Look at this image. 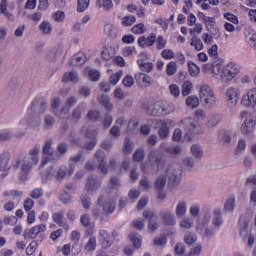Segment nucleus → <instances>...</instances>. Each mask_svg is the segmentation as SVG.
Wrapping results in <instances>:
<instances>
[{
	"instance_id": "f257e3e1",
	"label": "nucleus",
	"mask_w": 256,
	"mask_h": 256,
	"mask_svg": "<svg viewBox=\"0 0 256 256\" xmlns=\"http://www.w3.org/2000/svg\"><path fill=\"white\" fill-rule=\"evenodd\" d=\"M47 111V99L37 97L32 101L26 114V121L30 127H39L41 125V115Z\"/></svg>"
},
{
	"instance_id": "f03ea898",
	"label": "nucleus",
	"mask_w": 256,
	"mask_h": 256,
	"mask_svg": "<svg viewBox=\"0 0 256 256\" xmlns=\"http://www.w3.org/2000/svg\"><path fill=\"white\" fill-rule=\"evenodd\" d=\"M180 129H182L186 135L187 141H191L193 135L199 133V123L195 118H184L179 124Z\"/></svg>"
},
{
	"instance_id": "7ed1b4c3",
	"label": "nucleus",
	"mask_w": 256,
	"mask_h": 256,
	"mask_svg": "<svg viewBox=\"0 0 256 256\" xmlns=\"http://www.w3.org/2000/svg\"><path fill=\"white\" fill-rule=\"evenodd\" d=\"M240 72L241 67H239L234 62H230L222 70L221 81L223 83H229V81H233V79H235V77H237Z\"/></svg>"
},
{
	"instance_id": "20e7f679",
	"label": "nucleus",
	"mask_w": 256,
	"mask_h": 256,
	"mask_svg": "<svg viewBox=\"0 0 256 256\" xmlns=\"http://www.w3.org/2000/svg\"><path fill=\"white\" fill-rule=\"evenodd\" d=\"M200 99L207 107H213V105L216 103L215 94L213 93L211 87L207 85H203L200 88Z\"/></svg>"
},
{
	"instance_id": "39448f33",
	"label": "nucleus",
	"mask_w": 256,
	"mask_h": 256,
	"mask_svg": "<svg viewBox=\"0 0 256 256\" xmlns=\"http://www.w3.org/2000/svg\"><path fill=\"white\" fill-rule=\"evenodd\" d=\"M148 161L155 171H163L165 169V157L161 153L151 152L148 155Z\"/></svg>"
},
{
	"instance_id": "423d86ee",
	"label": "nucleus",
	"mask_w": 256,
	"mask_h": 256,
	"mask_svg": "<svg viewBox=\"0 0 256 256\" xmlns=\"http://www.w3.org/2000/svg\"><path fill=\"white\" fill-rule=\"evenodd\" d=\"M181 173L182 171L180 168L169 167L166 170L169 187H172V188L178 187L179 183H181Z\"/></svg>"
},
{
	"instance_id": "0eeeda50",
	"label": "nucleus",
	"mask_w": 256,
	"mask_h": 256,
	"mask_svg": "<svg viewBox=\"0 0 256 256\" xmlns=\"http://www.w3.org/2000/svg\"><path fill=\"white\" fill-rule=\"evenodd\" d=\"M85 137L90 139V141H86L81 148L85 149L86 151H93L97 145V131L87 129L85 132Z\"/></svg>"
},
{
	"instance_id": "6e6552de",
	"label": "nucleus",
	"mask_w": 256,
	"mask_h": 256,
	"mask_svg": "<svg viewBox=\"0 0 256 256\" xmlns=\"http://www.w3.org/2000/svg\"><path fill=\"white\" fill-rule=\"evenodd\" d=\"M47 231V225L39 224L30 229H26L24 231L23 237L27 241V239H37L39 233H45Z\"/></svg>"
},
{
	"instance_id": "1a4fd4ad",
	"label": "nucleus",
	"mask_w": 256,
	"mask_h": 256,
	"mask_svg": "<svg viewBox=\"0 0 256 256\" xmlns=\"http://www.w3.org/2000/svg\"><path fill=\"white\" fill-rule=\"evenodd\" d=\"M75 173V164L74 163H70L69 164V168H67V166H61L56 175H55V179L57 181H63V179L68 175H73Z\"/></svg>"
},
{
	"instance_id": "9d476101",
	"label": "nucleus",
	"mask_w": 256,
	"mask_h": 256,
	"mask_svg": "<svg viewBox=\"0 0 256 256\" xmlns=\"http://www.w3.org/2000/svg\"><path fill=\"white\" fill-rule=\"evenodd\" d=\"M99 189H101V180L89 176L85 185V191H87V193H95L99 191Z\"/></svg>"
},
{
	"instance_id": "9b49d317",
	"label": "nucleus",
	"mask_w": 256,
	"mask_h": 256,
	"mask_svg": "<svg viewBox=\"0 0 256 256\" xmlns=\"http://www.w3.org/2000/svg\"><path fill=\"white\" fill-rule=\"evenodd\" d=\"M155 41H157V34L151 33L148 37L141 36L138 38V45L142 49L147 47H153L155 45Z\"/></svg>"
},
{
	"instance_id": "f8f14e48",
	"label": "nucleus",
	"mask_w": 256,
	"mask_h": 256,
	"mask_svg": "<svg viewBox=\"0 0 256 256\" xmlns=\"http://www.w3.org/2000/svg\"><path fill=\"white\" fill-rule=\"evenodd\" d=\"M209 221H211V210H205L202 217H200L197 221L196 231H198L200 235H203V227L208 225Z\"/></svg>"
},
{
	"instance_id": "ddd939ff",
	"label": "nucleus",
	"mask_w": 256,
	"mask_h": 256,
	"mask_svg": "<svg viewBox=\"0 0 256 256\" xmlns=\"http://www.w3.org/2000/svg\"><path fill=\"white\" fill-rule=\"evenodd\" d=\"M95 157L99 163L98 169L103 173V175H107V158H105V152H103V150H97Z\"/></svg>"
},
{
	"instance_id": "4468645a",
	"label": "nucleus",
	"mask_w": 256,
	"mask_h": 256,
	"mask_svg": "<svg viewBox=\"0 0 256 256\" xmlns=\"http://www.w3.org/2000/svg\"><path fill=\"white\" fill-rule=\"evenodd\" d=\"M159 216L161 217L164 225H166L167 227H173V225L177 224V219H175V215H173V213H171V211L169 210L159 212Z\"/></svg>"
},
{
	"instance_id": "2eb2a0df",
	"label": "nucleus",
	"mask_w": 256,
	"mask_h": 256,
	"mask_svg": "<svg viewBox=\"0 0 256 256\" xmlns=\"http://www.w3.org/2000/svg\"><path fill=\"white\" fill-rule=\"evenodd\" d=\"M162 111H163L162 101L155 102L154 104H151L146 107V113L148 115H153L154 117L163 116Z\"/></svg>"
},
{
	"instance_id": "dca6fc26",
	"label": "nucleus",
	"mask_w": 256,
	"mask_h": 256,
	"mask_svg": "<svg viewBox=\"0 0 256 256\" xmlns=\"http://www.w3.org/2000/svg\"><path fill=\"white\" fill-rule=\"evenodd\" d=\"M103 199H104L103 195L99 196L98 205L102 207L104 213H106L107 215H111V213L115 211V202L113 200H108L103 202Z\"/></svg>"
},
{
	"instance_id": "f3484780",
	"label": "nucleus",
	"mask_w": 256,
	"mask_h": 256,
	"mask_svg": "<svg viewBox=\"0 0 256 256\" xmlns=\"http://www.w3.org/2000/svg\"><path fill=\"white\" fill-rule=\"evenodd\" d=\"M241 104L245 105V107L256 106V89L248 91L247 95L242 97Z\"/></svg>"
},
{
	"instance_id": "a211bd4d",
	"label": "nucleus",
	"mask_w": 256,
	"mask_h": 256,
	"mask_svg": "<svg viewBox=\"0 0 256 256\" xmlns=\"http://www.w3.org/2000/svg\"><path fill=\"white\" fill-rule=\"evenodd\" d=\"M9 161H11V153L3 152L0 155V171H11Z\"/></svg>"
},
{
	"instance_id": "6ab92c4d",
	"label": "nucleus",
	"mask_w": 256,
	"mask_h": 256,
	"mask_svg": "<svg viewBox=\"0 0 256 256\" xmlns=\"http://www.w3.org/2000/svg\"><path fill=\"white\" fill-rule=\"evenodd\" d=\"M169 125H171V120H160L158 135L161 139H167L169 137Z\"/></svg>"
},
{
	"instance_id": "aec40b11",
	"label": "nucleus",
	"mask_w": 256,
	"mask_h": 256,
	"mask_svg": "<svg viewBox=\"0 0 256 256\" xmlns=\"http://www.w3.org/2000/svg\"><path fill=\"white\" fill-rule=\"evenodd\" d=\"M255 125H256V122L253 119H250L248 122L245 121L241 126V132L244 135H251V133L255 131Z\"/></svg>"
},
{
	"instance_id": "412c9836",
	"label": "nucleus",
	"mask_w": 256,
	"mask_h": 256,
	"mask_svg": "<svg viewBox=\"0 0 256 256\" xmlns=\"http://www.w3.org/2000/svg\"><path fill=\"white\" fill-rule=\"evenodd\" d=\"M33 169V166L28 163L27 161H24L21 165V171L19 174L21 181H27V175L31 173V170Z\"/></svg>"
},
{
	"instance_id": "4be33fe9",
	"label": "nucleus",
	"mask_w": 256,
	"mask_h": 256,
	"mask_svg": "<svg viewBox=\"0 0 256 256\" xmlns=\"http://www.w3.org/2000/svg\"><path fill=\"white\" fill-rule=\"evenodd\" d=\"M226 97L231 103H237L239 101L240 92L237 88H230L226 91Z\"/></svg>"
},
{
	"instance_id": "5701e85b",
	"label": "nucleus",
	"mask_w": 256,
	"mask_h": 256,
	"mask_svg": "<svg viewBox=\"0 0 256 256\" xmlns=\"http://www.w3.org/2000/svg\"><path fill=\"white\" fill-rule=\"evenodd\" d=\"M191 154L195 161H201L203 159V147L199 144H193L191 146Z\"/></svg>"
},
{
	"instance_id": "b1692460",
	"label": "nucleus",
	"mask_w": 256,
	"mask_h": 256,
	"mask_svg": "<svg viewBox=\"0 0 256 256\" xmlns=\"http://www.w3.org/2000/svg\"><path fill=\"white\" fill-rule=\"evenodd\" d=\"M135 80L137 83H142L143 87L151 86V77L145 73H138L135 75Z\"/></svg>"
},
{
	"instance_id": "393cba45",
	"label": "nucleus",
	"mask_w": 256,
	"mask_h": 256,
	"mask_svg": "<svg viewBox=\"0 0 256 256\" xmlns=\"http://www.w3.org/2000/svg\"><path fill=\"white\" fill-rule=\"evenodd\" d=\"M238 227L241 237H247V235H249V223L245 221V217H240Z\"/></svg>"
},
{
	"instance_id": "a878e982",
	"label": "nucleus",
	"mask_w": 256,
	"mask_h": 256,
	"mask_svg": "<svg viewBox=\"0 0 256 256\" xmlns=\"http://www.w3.org/2000/svg\"><path fill=\"white\" fill-rule=\"evenodd\" d=\"M99 103L107 109V111H113V103H111V98L107 94H102L98 97Z\"/></svg>"
},
{
	"instance_id": "bb28decb",
	"label": "nucleus",
	"mask_w": 256,
	"mask_h": 256,
	"mask_svg": "<svg viewBox=\"0 0 256 256\" xmlns=\"http://www.w3.org/2000/svg\"><path fill=\"white\" fill-rule=\"evenodd\" d=\"M62 81L64 83H77V81H79V76L75 71L66 72L63 75Z\"/></svg>"
},
{
	"instance_id": "cd10ccee",
	"label": "nucleus",
	"mask_w": 256,
	"mask_h": 256,
	"mask_svg": "<svg viewBox=\"0 0 256 256\" xmlns=\"http://www.w3.org/2000/svg\"><path fill=\"white\" fill-rule=\"evenodd\" d=\"M185 215H187V202L182 200L176 206V217H185Z\"/></svg>"
},
{
	"instance_id": "c85d7f7f",
	"label": "nucleus",
	"mask_w": 256,
	"mask_h": 256,
	"mask_svg": "<svg viewBox=\"0 0 256 256\" xmlns=\"http://www.w3.org/2000/svg\"><path fill=\"white\" fill-rule=\"evenodd\" d=\"M214 218L212 220V225L219 229L223 225V217L221 216V209L217 208L213 211Z\"/></svg>"
},
{
	"instance_id": "c756f323",
	"label": "nucleus",
	"mask_w": 256,
	"mask_h": 256,
	"mask_svg": "<svg viewBox=\"0 0 256 256\" xmlns=\"http://www.w3.org/2000/svg\"><path fill=\"white\" fill-rule=\"evenodd\" d=\"M53 140H46L43 148H42V153L43 155H47V157H53L55 155V150H53Z\"/></svg>"
},
{
	"instance_id": "7c9ffc66",
	"label": "nucleus",
	"mask_w": 256,
	"mask_h": 256,
	"mask_svg": "<svg viewBox=\"0 0 256 256\" xmlns=\"http://www.w3.org/2000/svg\"><path fill=\"white\" fill-rule=\"evenodd\" d=\"M133 149H135V143L131 138L126 137L123 144V153H125V155H129L133 153Z\"/></svg>"
},
{
	"instance_id": "2f4dec72",
	"label": "nucleus",
	"mask_w": 256,
	"mask_h": 256,
	"mask_svg": "<svg viewBox=\"0 0 256 256\" xmlns=\"http://www.w3.org/2000/svg\"><path fill=\"white\" fill-rule=\"evenodd\" d=\"M129 239L134 249H141L143 238L139 234H129Z\"/></svg>"
},
{
	"instance_id": "473e14b6",
	"label": "nucleus",
	"mask_w": 256,
	"mask_h": 256,
	"mask_svg": "<svg viewBox=\"0 0 256 256\" xmlns=\"http://www.w3.org/2000/svg\"><path fill=\"white\" fill-rule=\"evenodd\" d=\"M162 150L169 155H179L181 153V146L179 145H170L162 146Z\"/></svg>"
},
{
	"instance_id": "72a5a7b5",
	"label": "nucleus",
	"mask_w": 256,
	"mask_h": 256,
	"mask_svg": "<svg viewBox=\"0 0 256 256\" xmlns=\"http://www.w3.org/2000/svg\"><path fill=\"white\" fill-rule=\"evenodd\" d=\"M218 139L223 145H230L231 144V132L229 131H221L218 135Z\"/></svg>"
},
{
	"instance_id": "f704fd0d",
	"label": "nucleus",
	"mask_w": 256,
	"mask_h": 256,
	"mask_svg": "<svg viewBox=\"0 0 256 256\" xmlns=\"http://www.w3.org/2000/svg\"><path fill=\"white\" fill-rule=\"evenodd\" d=\"M53 125H55V118L51 115H46L44 117L43 129H45V131H51Z\"/></svg>"
},
{
	"instance_id": "c9c22d12",
	"label": "nucleus",
	"mask_w": 256,
	"mask_h": 256,
	"mask_svg": "<svg viewBox=\"0 0 256 256\" xmlns=\"http://www.w3.org/2000/svg\"><path fill=\"white\" fill-rule=\"evenodd\" d=\"M201 72V68L197 66V64L193 63L192 61L188 62V73L191 75V77H197L199 73Z\"/></svg>"
},
{
	"instance_id": "e433bc0d",
	"label": "nucleus",
	"mask_w": 256,
	"mask_h": 256,
	"mask_svg": "<svg viewBox=\"0 0 256 256\" xmlns=\"http://www.w3.org/2000/svg\"><path fill=\"white\" fill-rule=\"evenodd\" d=\"M86 58L85 55L78 53L73 56L72 58V65H75L76 67H80L81 65H85Z\"/></svg>"
},
{
	"instance_id": "4c0bfd02",
	"label": "nucleus",
	"mask_w": 256,
	"mask_h": 256,
	"mask_svg": "<svg viewBox=\"0 0 256 256\" xmlns=\"http://www.w3.org/2000/svg\"><path fill=\"white\" fill-rule=\"evenodd\" d=\"M137 63L143 72L151 73L153 71V63H145L143 59L138 60Z\"/></svg>"
},
{
	"instance_id": "58836bf2",
	"label": "nucleus",
	"mask_w": 256,
	"mask_h": 256,
	"mask_svg": "<svg viewBox=\"0 0 256 256\" xmlns=\"http://www.w3.org/2000/svg\"><path fill=\"white\" fill-rule=\"evenodd\" d=\"M99 9L103 7L104 11H111L113 9V0H97Z\"/></svg>"
},
{
	"instance_id": "ea45409f",
	"label": "nucleus",
	"mask_w": 256,
	"mask_h": 256,
	"mask_svg": "<svg viewBox=\"0 0 256 256\" xmlns=\"http://www.w3.org/2000/svg\"><path fill=\"white\" fill-rule=\"evenodd\" d=\"M84 249L88 252L95 251L97 249V238L95 236L90 237Z\"/></svg>"
},
{
	"instance_id": "a19ab883",
	"label": "nucleus",
	"mask_w": 256,
	"mask_h": 256,
	"mask_svg": "<svg viewBox=\"0 0 256 256\" xmlns=\"http://www.w3.org/2000/svg\"><path fill=\"white\" fill-rule=\"evenodd\" d=\"M82 117H83V111L81 110V107L78 106L72 111L71 119L73 123H79Z\"/></svg>"
},
{
	"instance_id": "79ce46f5",
	"label": "nucleus",
	"mask_w": 256,
	"mask_h": 256,
	"mask_svg": "<svg viewBox=\"0 0 256 256\" xmlns=\"http://www.w3.org/2000/svg\"><path fill=\"white\" fill-rule=\"evenodd\" d=\"M175 111V105L173 103L162 102V116L169 115Z\"/></svg>"
},
{
	"instance_id": "37998d69",
	"label": "nucleus",
	"mask_w": 256,
	"mask_h": 256,
	"mask_svg": "<svg viewBox=\"0 0 256 256\" xmlns=\"http://www.w3.org/2000/svg\"><path fill=\"white\" fill-rule=\"evenodd\" d=\"M89 3H91V0H78L77 12L84 13V11H87V9H89Z\"/></svg>"
},
{
	"instance_id": "c03bdc74",
	"label": "nucleus",
	"mask_w": 256,
	"mask_h": 256,
	"mask_svg": "<svg viewBox=\"0 0 256 256\" xmlns=\"http://www.w3.org/2000/svg\"><path fill=\"white\" fill-rule=\"evenodd\" d=\"M184 243H186V245H194V243H197V235L193 232H187L184 235Z\"/></svg>"
},
{
	"instance_id": "a18cd8bd",
	"label": "nucleus",
	"mask_w": 256,
	"mask_h": 256,
	"mask_svg": "<svg viewBox=\"0 0 256 256\" xmlns=\"http://www.w3.org/2000/svg\"><path fill=\"white\" fill-rule=\"evenodd\" d=\"M133 159L136 163H141L145 159V149L138 148L133 154Z\"/></svg>"
},
{
	"instance_id": "49530a36",
	"label": "nucleus",
	"mask_w": 256,
	"mask_h": 256,
	"mask_svg": "<svg viewBox=\"0 0 256 256\" xmlns=\"http://www.w3.org/2000/svg\"><path fill=\"white\" fill-rule=\"evenodd\" d=\"M165 185H167V178H165V176H159L155 181L156 191L164 190Z\"/></svg>"
},
{
	"instance_id": "de8ad7c7",
	"label": "nucleus",
	"mask_w": 256,
	"mask_h": 256,
	"mask_svg": "<svg viewBox=\"0 0 256 256\" xmlns=\"http://www.w3.org/2000/svg\"><path fill=\"white\" fill-rule=\"evenodd\" d=\"M191 47H194L196 51H202L203 49V41L197 38V36H193L190 43Z\"/></svg>"
},
{
	"instance_id": "09e8293b",
	"label": "nucleus",
	"mask_w": 256,
	"mask_h": 256,
	"mask_svg": "<svg viewBox=\"0 0 256 256\" xmlns=\"http://www.w3.org/2000/svg\"><path fill=\"white\" fill-rule=\"evenodd\" d=\"M183 163L185 169H187L188 171H193V167H195V163H197V160H195V158L193 159V157H186L183 159Z\"/></svg>"
},
{
	"instance_id": "8fccbe9b",
	"label": "nucleus",
	"mask_w": 256,
	"mask_h": 256,
	"mask_svg": "<svg viewBox=\"0 0 256 256\" xmlns=\"http://www.w3.org/2000/svg\"><path fill=\"white\" fill-rule=\"evenodd\" d=\"M186 105L192 107V109H197L199 107V98L197 96H189L186 99Z\"/></svg>"
},
{
	"instance_id": "3c124183",
	"label": "nucleus",
	"mask_w": 256,
	"mask_h": 256,
	"mask_svg": "<svg viewBox=\"0 0 256 256\" xmlns=\"http://www.w3.org/2000/svg\"><path fill=\"white\" fill-rule=\"evenodd\" d=\"M131 31L135 35H143V33H145L147 31V28H145V24L140 23V24H136L135 26H133Z\"/></svg>"
},
{
	"instance_id": "603ef678",
	"label": "nucleus",
	"mask_w": 256,
	"mask_h": 256,
	"mask_svg": "<svg viewBox=\"0 0 256 256\" xmlns=\"http://www.w3.org/2000/svg\"><path fill=\"white\" fill-rule=\"evenodd\" d=\"M166 71L169 77H173L177 73V63L173 61L169 62L166 66Z\"/></svg>"
},
{
	"instance_id": "864d4df0",
	"label": "nucleus",
	"mask_w": 256,
	"mask_h": 256,
	"mask_svg": "<svg viewBox=\"0 0 256 256\" xmlns=\"http://www.w3.org/2000/svg\"><path fill=\"white\" fill-rule=\"evenodd\" d=\"M69 111L71 110L67 108V106H63L60 112L56 110L54 113L58 119H67V117H69Z\"/></svg>"
},
{
	"instance_id": "5fc2aeb1",
	"label": "nucleus",
	"mask_w": 256,
	"mask_h": 256,
	"mask_svg": "<svg viewBox=\"0 0 256 256\" xmlns=\"http://www.w3.org/2000/svg\"><path fill=\"white\" fill-rule=\"evenodd\" d=\"M112 124H113V116L111 115V113L107 112L102 121V125L104 129H109V127H111Z\"/></svg>"
},
{
	"instance_id": "6e6d98bb",
	"label": "nucleus",
	"mask_w": 256,
	"mask_h": 256,
	"mask_svg": "<svg viewBox=\"0 0 256 256\" xmlns=\"http://www.w3.org/2000/svg\"><path fill=\"white\" fill-rule=\"evenodd\" d=\"M64 217H65V213H63V212L54 213L52 215V219H53L54 223L59 225V227H63V218Z\"/></svg>"
},
{
	"instance_id": "4d7b16f0",
	"label": "nucleus",
	"mask_w": 256,
	"mask_h": 256,
	"mask_svg": "<svg viewBox=\"0 0 256 256\" xmlns=\"http://www.w3.org/2000/svg\"><path fill=\"white\" fill-rule=\"evenodd\" d=\"M39 246V241L34 240L32 241L28 247L26 248V255L31 256L35 251H37V247Z\"/></svg>"
},
{
	"instance_id": "13d9d810",
	"label": "nucleus",
	"mask_w": 256,
	"mask_h": 256,
	"mask_svg": "<svg viewBox=\"0 0 256 256\" xmlns=\"http://www.w3.org/2000/svg\"><path fill=\"white\" fill-rule=\"evenodd\" d=\"M100 117L101 113L97 110H89L87 113V119H89V121H99Z\"/></svg>"
},
{
	"instance_id": "bf43d9fd",
	"label": "nucleus",
	"mask_w": 256,
	"mask_h": 256,
	"mask_svg": "<svg viewBox=\"0 0 256 256\" xmlns=\"http://www.w3.org/2000/svg\"><path fill=\"white\" fill-rule=\"evenodd\" d=\"M192 89H193V84L189 81H186L182 85V95H183V97H187V95H189L191 93Z\"/></svg>"
},
{
	"instance_id": "052dcab7",
	"label": "nucleus",
	"mask_w": 256,
	"mask_h": 256,
	"mask_svg": "<svg viewBox=\"0 0 256 256\" xmlns=\"http://www.w3.org/2000/svg\"><path fill=\"white\" fill-rule=\"evenodd\" d=\"M13 133L11 130H1L0 131V141H11Z\"/></svg>"
},
{
	"instance_id": "680f3d73",
	"label": "nucleus",
	"mask_w": 256,
	"mask_h": 256,
	"mask_svg": "<svg viewBox=\"0 0 256 256\" xmlns=\"http://www.w3.org/2000/svg\"><path fill=\"white\" fill-rule=\"evenodd\" d=\"M113 55H115V53H113V50L109 48H105L101 52V57L102 59H104V61H109V59H113Z\"/></svg>"
},
{
	"instance_id": "e2e57ef3",
	"label": "nucleus",
	"mask_w": 256,
	"mask_h": 256,
	"mask_svg": "<svg viewBox=\"0 0 256 256\" xmlns=\"http://www.w3.org/2000/svg\"><path fill=\"white\" fill-rule=\"evenodd\" d=\"M135 21H137L135 16H125L122 19V25H123V27H131V25H133L135 23Z\"/></svg>"
},
{
	"instance_id": "0e129e2a",
	"label": "nucleus",
	"mask_w": 256,
	"mask_h": 256,
	"mask_svg": "<svg viewBox=\"0 0 256 256\" xmlns=\"http://www.w3.org/2000/svg\"><path fill=\"white\" fill-rule=\"evenodd\" d=\"M121 77H123V71H118L115 74H112L109 78L111 85H115L116 83H119Z\"/></svg>"
},
{
	"instance_id": "69168bd1",
	"label": "nucleus",
	"mask_w": 256,
	"mask_h": 256,
	"mask_svg": "<svg viewBox=\"0 0 256 256\" xmlns=\"http://www.w3.org/2000/svg\"><path fill=\"white\" fill-rule=\"evenodd\" d=\"M199 213H201V206L199 204H194L190 207V215L194 219L199 217Z\"/></svg>"
},
{
	"instance_id": "338daca9",
	"label": "nucleus",
	"mask_w": 256,
	"mask_h": 256,
	"mask_svg": "<svg viewBox=\"0 0 256 256\" xmlns=\"http://www.w3.org/2000/svg\"><path fill=\"white\" fill-rule=\"evenodd\" d=\"M69 151V144L65 142H61L57 146V152L60 153V155H66V153Z\"/></svg>"
},
{
	"instance_id": "774afa93",
	"label": "nucleus",
	"mask_w": 256,
	"mask_h": 256,
	"mask_svg": "<svg viewBox=\"0 0 256 256\" xmlns=\"http://www.w3.org/2000/svg\"><path fill=\"white\" fill-rule=\"evenodd\" d=\"M39 27L40 31H42V33L45 35H49V33H51V24H49V22L43 21Z\"/></svg>"
}]
</instances>
